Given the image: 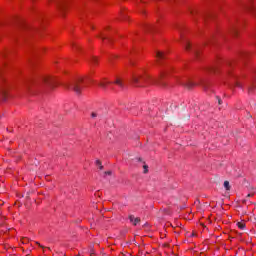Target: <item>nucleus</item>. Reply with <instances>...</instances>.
<instances>
[{
    "instance_id": "f257e3e1",
    "label": "nucleus",
    "mask_w": 256,
    "mask_h": 256,
    "mask_svg": "<svg viewBox=\"0 0 256 256\" xmlns=\"http://www.w3.org/2000/svg\"><path fill=\"white\" fill-rule=\"evenodd\" d=\"M88 83H94L98 85V87H101V89H107L109 85L113 84L120 87V89H124L125 87V83L123 82V78L121 76H116L114 81H109L107 78H102L99 82H95L87 76H78L69 84L68 89L76 92L77 95H81V92L83 89H85Z\"/></svg>"
},
{
    "instance_id": "f03ea898",
    "label": "nucleus",
    "mask_w": 256,
    "mask_h": 256,
    "mask_svg": "<svg viewBox=\"0 0 256 256\" xmlns=\"http://www.w3.org/2000/svg\"><path fill=\"white\" fill-rule=\"evenodd\" d=\"M165 75H167V71L161 72L158 78H154L147 73L145 68H141L132 73V85L134 87H149V85H161L165 87V82H163Z\"/></svg>"
},
{
    "instance_id": "7ed1b4c3",
    "label": "nucleus",
    "mask_w": 256,
    "mask_h": 256,
    "mask_svg": "<svg viewBox=\"0 0 256 256\" xmlns=\"http://www.w3.org/2000/svg\"><path fill=\"white\" fill-rule=\"evenodd\" d=\"M178 83L179 85H183L184 87H187L188 89H191L192 87H195L197 85H199V83L193 81L191 78H180L178 79Z\"/></svg>"
},
{
    "instance_id": "20e7f679",
    "label": "nucleus",
    "mask_w": 256,
    "mask_h": 256,
    "mask_svg": "<svg viewBox=\"0 0 256 256\" xmlns=\"http://www.w3.org/2000/svg\"><path fill=\"white\" fill-rule=\"evenodd\" d=\"M231 85L233 87H238L239 89H243V82L237 76H231Z\"/></svg>"
},
{
    "instance_id": "39448f33",
    "label": "nucleus",
    "mask_w": 256,
    "mask_h": 256,
    "mask_svg": "<svg viewBox=\"0 0 256 256\" xmlns=\"http://www.w3.org/2000/svg\"><path fill=\"white\" fill-rule=\"evenodd\" d=\"M43 83L47 85V87H55V78L51 76H45L43 78Z\"/></svg>"
},
{
    "instance_id": "423d86ee",
    "label": "nucleus",
    "mask_w": 256,
    "mask_h": 256,
    "mask_svg": "<svg viewBox=\"0 0 256 256\" xmlns=\"http://www.w3.org/2000/svg\"><path fill=\"white\" fill-rule=\"evenodd\" d=\"M167 59V55L165 52L157 51L156 52V60L158 63H161V61Z\"/></svg>"
},
{
    "instance_id": "0eeeda50",
    "label": "nucleus",
    "mask_w": 256,
    "mask_h": 256,
    "mask_svg": "<svg viewBox=\"0 0 256 256\" xmlns=\"http://www.w3.org/2000/svg\"><path fill=\"white\" fill-rule=\"evenodd\" d=\"M129 219L130 223H133V225H139V223L141 222V219L135 218V216L133 215L129 216Z\"/></svg>"
},
{
    "instance_id": "6e6552de",
    "label": "nucleus",
    "mask_w": 256,
    "mask_h": 256,
    "mask_svg": "<svg viewBox=\"0 0 256 256\" xmlns=\"http://www.w3.org/2000/svg\"><path fill=\"white\" fill-rule=\"evenodd\" d=\"M8 98H9V92L7 90H3L1 94L2 101H7Z\"/></svg>"
},
{
    "instance_id": "1a4fd4ad",
    "label": "nucleus",
    "mask_w": 256,
    "mask_h": 256,
    "mask_svg": "<svg viewBox=\"0 0 256 256\" xmlns=\"http://www.w3.org/2000/svg\"><path fill=\"white\" fill-rule=\"evenodd\" d=\"M185 49H186V51H191V49H193L191 42H189V41L185 42Z\"/></svg>"
},
{
    "instance_id": "9d476101",
    "label": "nucleus",
    "mask_w": 256,
    "mask_h": 256,
    "mask_svg": "<svg viewBox=\"0 0 256 256\" xmlns=\"http://www.w3.org/2000/svg\"><path fill=\"white\" fill-rule=\"evenodd\" d=\"M224 188L226 189V191H231V185L229 184V181L224 182Z\"/></svg>"
},
{
    "instance_id": "9b49d317",
    "label": "nucleus",
    "mask_w": 256,
    "mask_h": 256,
    "mask_svg": "<svg viewBox=\"0 0 256 256\" xmlns=\"http://www.w3.org/2000/svg\"><path fill=\"white\" fill-rule=\"evenodd\" d=\"M237 227H238V229H242V230L245 229V222H243V221L238 222Z\"/></svg>"
},
{
    "instance_id": "f8f14e48",
    "label": "nucleus",
    "mask_w": 256,
    "mask_h": 256,
    "mask_svg": "<svg viewBox=\"0 0 256 256\" xmlns=\"http://www.w3.org/2000/svg\"><path fill=\"white\" fill-rule=\"evenodd\" d=\"M96 167H99V169H103V165H101V160H96Z\"/></svg>"
},
{
    "instance_id": "ddd939ff",
    "label": "nucleus",
    "mask_w": 256,
    "mask_h": 256,
    "mask_svg": "<svg viewBox=\"0 0 256 256\" xmlns=\"http://www.w3.org/2000/svg\"><path fill=\"white\" fill-rule=\"evenodd\" d=\"M97 61H98V58L95 57V56H93V57H92V63H93V65H97Z\"/></svg>"
},
{
    "instance_id": "4468645a",
    "label": "nucleus",
    "mask_w": 256,
    "mask_h": 256,
    "mask_svg": "<svg viewBox=\"0 0 256 256\" xmlns=\"http://www.w3.org/2000/svg\"><path fill=\"white\" fill-rule=\"evenodd\" d=\"M199 49L198 48H194V54L196 57H199Z\"/></svg>"
},
{
    "instance_id": "2eb2a0df",
    "label": "nucleus",
    "mask_w": 256,
    "mask_h": 256,
    "mask_svg": "<svg viewBox=\"0 0 256 256\" xmlns=\"http://www.w3.org/2000/svg\"><path fill=\"white\" fill-rule=\"evenodd\" d=\"M100 39H102L103 41H105V39H107V37H105L104 34H101V35H100Z\"/></svg>"
},
{
    "instance_id": "dca6fc26",
    "label": "nucleus",
    "mask_w": 256,
    "mask_h": 256,
    "mask_svg": "<svg viewBox=\"0 0 256 256\" xmlns=\"http://www.w3.org/2000/svg\"><path fill=\"white\" fill-rule=\"evenodd\" d=\"M91 117H97V113L93 112V113L91 114Z\"/></svg>"
},
{
    "instance_id": "f3484780",
    "label": "nucleus",
    "mask_w": 256,
    "mask_h": 256,
    "mask_svg": "<svg viewBox=\"0 0 256 256\" xmlns=\"http://www.w3.org/2000/svg\"><path fill=\"white\" fill-rule=\"evenodd\" d=\"M147 166L146 165H144V173H147Z\"/></svg>"
},
{
    "instance_id": "a211bd4d",
    "label": "nucleus",
    "mask_w": 256,
    "mask_h": 256,
    "mask_svg": "<svg viewBox=\"0 0 256 256\" xmlns=\"http://www.w3.org/2000/svg\"><path fill=\"white\" fill-rule=\"evenodd\" d=\"M106 175H111V171L105 172Z\"/></svg>"
},
{
    "instance_id": "6ab92c4d",
    "label": "nucleus",
    "mask_w": 256,
    "mask_h": 256,
    "mask_svg": "<svg viewBox=\"0 0 256 256\" xmlns=\"http://www.w3.org/2000/svg\"><path fill=\"white\" fill-rule=\"evenodd\" d=\"M219 105H221V100L218 101Z\"/></svg>"
},
{
    "instance_id": "aec40b11",
    "label": "nucleus",
    "mask_w": 256,
    "mask_h": 256,
    "mask_svg": "<svg viewBox=\"0 0 256 256\" xmlns=\"http://www.w3.org/2000/svg\"><path fill=\"white\" fill-rule=\"evenodd\" d=\"M254 15H255V17H256V10H255V12H254Z\"/></svg>"
},
{
    "instance_id": "412c9836",
    "label": "nucleus",
    "mask_w": 256,
    "mask_h": 256,
    "mask_svg": "<svg viewBox=\"0 0 256 256\" xmlns=\"http://www.w3.org/2000/svg\"><path fill=\"white\" fill-rule=\"evenodd\" d=\"M38 246H39V247H43V246H41V244H38Z\"/></svg>"
},
{
    "instance_id": "4be33fe9",
    "label": "nucleus",
    "mask_w": 256,
    "mask_h": 256,
    "mask_svg": "<svg viewBox=\"0 0 256 256\" xmlns=\"http://www.w3.org/2000/svg\"><path fill=\"white\" fill-rule=\"evenodd\" d=\"M38 246H39V247H43V246H41V244H38Z\"/></svg>"
},
{
    "instance_id": "5701e85b",
    "label": "nucleus",
    "mask_w": 256,
    "mask_h": 256,
    "mask_svg": "<svg viewBox=\"0 0 256 256\" xmlns=\"http://www.w3.org/2000/svg\"><path fill=\"white\" fill-rule=\"evenodd\" d=\"M38 246H39V247H43V246H41V244H38Z\"/></svg>"
}]
</instances>
